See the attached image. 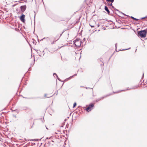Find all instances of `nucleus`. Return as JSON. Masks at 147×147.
Returning a JSON list of instances; mask_svg holds the SVG:
<instances>
[{"label":"nucleus","mask_w":147,"mask_h":147,"mask_svg":"<svg viewBox=\"0 0 147 147\" xmlns=\"http://www.w3.org/2000/svg\"><path fill=\"white\" fill-rule=\"evenodd\" d=\"M115 47H116V44H115Z\"/></svg>","instance_id":"nucleus-19"},{"label":"nucleus","mask_w":147,"mask_h":147,"mask_svg":"<svg viewBox=\"0 0 147 147\" xmlns=\"http://www.w3.org/2000/svg\"><path fill=\"white\" fill-rule=\"evenodd\" d=\"M15 5H14L12 6L13 7Z\"/></svg>","instance_id":"nucleus-14"},{"label":"nucleus","mask_w":147,"mask_h":147,"mask_svg":"<svg viewBox=\"0 0 147 147\" xmlns=\"http://www.w3.org/2000/svg\"><path fill=\"white\" fill-rule=\"evenodd\" d=\"M45 38H43V39H45Z\"/></svg>","instance_id":"nucleus-18"},{"label":"nucleus","mask_w":147,"mask_h":147,"mask_svg":"<svg viewBox=\"0 0 147 147\" xmlns=\"http://www.w3.org/2000/svg\"><path fill=\"white\" fill-rule=\"evenodd\" d=\"M146 31L144 30L139 32L138 34L141 38L145 37L146 36Z\"/></svg>","instance_id":"nucleus-1"},{"label":"nucleus","mask_w":147,"mask_h":147,"mask_svg":"<svg viewBox=\"0 0 147 147\" xmlns=\"http://www.w3.org/2000/svg\"><path fill=\"white\" fill-rule=\"evenodd\" d=\"M105 10L109 14L110 13V11L108 9V7L106 6H105Z\"/></svg>","instance_id":"nucleus-6"},{"label":"nucleus","mask_w":147,"mask_h":147,"mask_svg":"<svg viewBox=\"0 0 147 147\" xmlns=\"http://www.w3.org/2000/svg\"><path fill=\"white\" fill-rule=\"evenodd\" d=\"M59 39V38H58V39L56 40H58V39Z\"/></svg>","instance_id":"nucleus-16"},{"label":"nucleus","mask_w":147,"mask_h":147,"mask_svg":"<svg viewBox=\"0 0 147 147\" xmlns=\"http://www.w3.org/2000/svg\"><path fill=\"white\" fill-rule=\"evenodd\" d=\"M45 97H47V96H46V94H45Z\"/></svg>","instance_id":"nucleus-13"},{"label":"nucleus","mask_w":147,"mask_h":147,"mask_svg":"<svg viewBox=\"0 0 147 147\" xmlns=\"http://www.w3.org/2000/svg\"><path fill=\"white\" fill-rule=\"evenodd\" d=\"M25 15L23 14L22 16L20 17V20L23 22H25Z\"/></svg>","instance_id":"nucleus-5"},{"label":"nucleus","mask_w":147,"mask_h":147,"mask_svg":"<svg viewBox=\"0 0 147 147\" xmlns=\"http://www.w3.org/2000/svg\"><path fill=\"white\" fill-rule=\"evenodd\" d=\"M131 18L133 19H134V20H135L136 21H138V20H139L138 19L135 18L132 16H131Z\"/></svg>","instance_id":"nucleus-7"},{"label":"nucleus","mask_w":147,"mask_h":147,"mask_svg":"<svg viewBox=\"0 0 147 147\" xmlns=\"http://www.w3.org/2000/svg\"><path fill=\"white\" fill-rule=\"evenodd\" d=\"M106 1H107L108 2H111L112 3L114 1V0H106Z\"/></svg>","instance_id":"nucleus-9"},{"label":"nucleus","mask_w":147,"mask_h":147,"mask_svg":"<svg viewBox=\"0 0 147 147\" xmlns=\"http://www.w3.org/2000/svg\"><path fill=\"white\" fill-rule=\"evenodd\" d=\"M112 5V3H111L110 5Z\"/></svg>","instance_id":"nucleus-15"},{"label":"nucleus","mask_w":147,"mask_h":147,"mask_svg":"<svg viewBox=\"0 0 147 147\" xmlns=\"http://www.w3.org/2000/svg\"><path fill=\"white\" fill-rule=\"evenodd\" d=\"M59 39V38H58V39L56 40H58V39Z\"/></svg>","instance_id":"nucleus-17"},{"label":"nucleus","mask_w":147,"mask_h":147,"mask_svg":"<svg viewBox=\"0 0 147 147\" xmlns=\"http://www.w3.org/2000/svg\"><path fill=\"white\" fill-rule=\"evenodd\" d=\"M26 5L22 6L20 7L21 11L22 12H24L26 9Z\"/></svg>","instance_id":"nucleus-4"},{"label":"nucleus","mask_w":147,"mask_h":147,"mask_svg":"<svg viewBox=\"0 0 147 147\" xmlns=\"http://www.w3.org/2000/svg\"><path fill=\"white\" fill-rule=\"evenodd\" d=\"M90 25L91 26V27H94V26L91 25L90 24Z\"/></svg>","instance_id":"nucleus-11"},{"label":"nucleus","mask_w":147,"mask_h":147,"mask_svg":"<svg viewBox=\"0 0 147 147\" xmlns=\"http://www.w3.org/2000/svg\"><path fill=\"white\" fill-rule=\"evenodd\" d=\"M94 106V105L93 104H91L86 109V110L88 112L90 111L92 109V107Z\"/></svg>","instance_id":"nucleus-3"},{"label":"nucleus","mask_w":147,"mask_h":147,"mask_svg":"<svg viewBox=\"0 0 147 147\" xmlns=\"http://www.w3.org/2000/svg\"><path fill=\"white\" fill-rule=\"evenodd\" d=\"M55 75L57 77H58L57 76V74H56L54 73L53 74V75L54 76L55 75Z\"/></svg>","instance_id":"nucleus-12"},{"label":"nucleus","mask_w":147,"mask_h":147,"mask_svg":"<svg viewBox=\"0 0 147 147\" xmlns=\"http://www.w3.org/2000/svg\"><path fill=\"white\" fill-rule=\"evenodd\" d=\"M76 102H75L74 104V105H73V108H74L76 106Z\"/></svg>","instance_id":"nucleus-10"},{"label":"nucleus","mask_w":147,"mask_h":147,"mask_svg":"<svg viewBox=\"0 0 147 147\" xmlns=\"http://www.w3.org/2000/svg\"><path fill=\"white\" fill-rule=\"evenodd\" d=\"M57 41V40H55V39H54L53 41H51V44H54L55 43V42H56Z\"/></svg>","instance_id":"nucleus-8"},{"label":"nucleus","mask_w":147,"mask_h":147,"mask_svg":"<svg viewBox=\"0 0 147 147\" xmlns=\"http://www.w3.org/2000/svg\"><path fill=\"white\" fill-rule=\"evenodd\" d=\"M81 41L80 39H77L74 41V44L77 47H80L81 45Z\"/></svg>","instance_id":"nucleus-2"}]
</instances>
